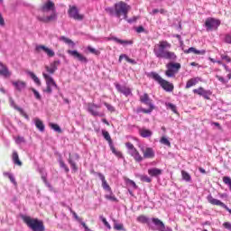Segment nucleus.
<instances>
[{
  "instance_id": "1",
  "label": "nucleus",
  "mask_w": 231,
  "mask_h": 231,
  "mask_svg": "<svg viewBox=\"0 0 231 231\" xmlns=\"http://www.w3.org/2000/svg\"><path fill=\"white\" fill-rule=\"evenodd\" d=\"M172 44L167 41H160L153 47V53L157 59H165L166 60H176L178 56L176 53L171 51Z\"/></svg>"
},
{
  "instance_id": "2",
  "label": "nucleus",
  "mask_w": 231,
  "mask_h": 231,
  "mask_svg": "<svg viewBox=\"0 0 231 231\" xmlns=\"http://www.w3.org/2000/svg\"><path fill=\"white\" fill-rule=\"evenodd\" d=\"M41 14H38L37 19L42 23H50V21H55L57 19V14L55 13V4L51 1L45 3L41 9Z\"/></svg>"
},
{
  "instance_id": "3",
  "label": "nucleus",
  "mask_w": 231,
  "mask_h": 231,
  "mask_svg": "<svg viewBox=\"0 0 231 231\" xmlns=\"http://www.w3.org/2000/svg\"><path fill=\"white\" fill-rule=\"evenodd\" d=\"M129 10H131V6L125 4V2H119L115 5V8L106 7V12L109 14V15H115L118 19L122 17L123 19H127V14H129Z\"/></svg>"
},
{
  "instance_id": "4",
  "label": "nucleus",
  "mask_w": 231,
  "mask_h": 231,
  "mask_svg": "<svg viewBox=\"0 0 231 231\" xmlns=\"http://www.w3.org/2000/svg\"><path fill=\"white\" fill-rule=\"evenodd\" d=\"M22 219L32 231H46V227L44 226V222H42V220H39L38 218H32L28 216H23Z\"/></svg>"
},
{
  "instance_id": "5",
  "label": "nucleus",
  "mask_w": 231,
  "mask_h": 231,
  "mask_svg": "<svg viewBox=\"0 0 231 231\" xmlns=\"http://www.w3.org/2000/svg\"><path fill=\"white\" fill-rule=\"evenodd\" d=\"M148 77L155 80V82H158L160 86L162 88V89H164V91H168V92L174 91V85L163 79L162 77L160 76V74L156 72H150L148 73Z\"/></svg>"
},
{
  "instance_id": "6",
  "label": "nucleus",
  "mask_w": 231,
  "mask_h": 231,
  "mask_svg": "<svg viewBox=\"0 0 231 231\" xmlns=\"http://www.w3.org/2000/svg\"><path fill=\"white\" fill-rule=\"evenodd\" d=\"M42 77L46 82V88L43 90L44 93L51 95L53 93V89H59V86L55 82V79H53V78L50 74L42 72Z\"/></svg>"
},
{
  "instance_id": "7",
  "label": "nucleus",
  "mask_w": 231,
  "mask_h": 231,
  "mask_svg": "<svg viewBox=\"0 0 231 231\" xmlns=\"http://www.w3.org/2000/svg\"><path fill=\"white\" fill-rule=\"evenodd\" d=\"M125 147L128 151V154L134 158L137 162V163H140L143 162V157L140 154V152L134 148V145L131 143H126Z\"/></svg>"
},
{
  "instance_id": "8",
  "label": "nucleus",
  "mask_w": 231,
  "mask_h": 231,
  "mask_svg": "<svg viewBox=\"0 0 231 231\" xmlns=\"http://www.w3.org/2000/svg\"><path fill=\"white\" fill-rule=\"evenodd\" d=\"M167 70L165 72L166 77L172 79L176 77V73L181 69V64L170 62L166 65Z\"/></svg>"
},
{
  "instance_id": "9",
  "label": "nucleus",
  "mask_w": 231,
  "mask_h": 231,
  "mask_svg": "<svg viewBox=\"0 0 231 231\" xmlns=\"http://www.w3.org/2000/svg\"><path fill=\"white\" fill-rule=\"evenodd\" d=\"M220 25H221V21L219 19H216L212 17H208V19H206L205 26H206L207 32H214L217 30V28H219Z\"/></svg>"
},
{
  "instance_id": "10",
  "label": "nucleus",
  "mask_w": 231,
  "mask_h": 231,
  "mask_svg": "<svg viewBox=\"0 0 231 231\" xmlns=\"http://www.w3.org/2000/svg\"><path fill=\"white\" fill-rule=\"evenodd\" d=\"M101 106L97 105L95 103H88V111L92 116H104V113L98 111L100 109Z\"/></svg>"
},
{
  "instance_id": "11",
  "label": "nucleus",
  "mask_w": 231,
  "mask_h": 231,
  "mask_svg": "<svg viewBox=\"0 0 231 231\" xmlns=\"http://www.w3.org/2000/svg\"><path fill=\"white\" fill-rule=\"evenodd\" d=\"M68 14L69 16L75 21H82L84 19V14H80L79 13V8L75 5L69 6Z\"/></svg>"
},
{
  "instance_id": "12",
  "label": "nucleus",
  "mask_w": 231,
  "mask_h": 231,
  "mask_svg": "<svg viewBox=\"0 0 231 231\" xmlns=\"http://www.w3.org/2000/svg\"><path fill=\"white\" fill-rule=\"evenodd\" d=\"M67 53L70 55V57H73V59L79 60V62H82L83 64H88V58H86V56L82 55L77 51L69 50L67 51Z\"/></svg>"
},
{
  "instance_id": "13",
  "label": "nucleus",
  "mask_w": 231,
  "mask_h": 231,
  "mask_svg": "<svg viewBox=\"0 0 231 231\" xmlns=\"http://www.w3.org/2000/svg\"><path fill=\"white\" fill-rule=\"evenodd\" d=\"M152 223L156 226V229L159 231H172V228L165 226L163 221L160 218L152 217Z\"/></svg>"
},
{
  "instance_id": "14",
  "label": "nucleus",
  "mask_w": 231,
  "mask_h": 231,
  "mask_svg": "<svg viewBox=\"0 0 231 231\" xmlns=\"http://www.w3.org/2000/svg\"><path fill=\"white\" fill-rule=\"evenodd\" d=\"M193 93H195V95H199V97H203V98H205L206 100H210V95H212V91L206 90L201 87L193 89Z\"/></svg>"
},
{
  "instance_id": "15",
  "label": "nucleus",
  "mask_w": 231,
  "mask_h": 231,
  "mask_svg": "<svg viewBox=\"0 0 231 231\" xmlns=\"http://www.w3.org/2000/svg\"><path fill=\"white\" fill-rule=\"evenodd\" d=\"M140 101L142 104H145V106H149L150 109H154V105L152 104V100L149 97V94L144 93L143 95L140 96Z\"/></svg>"
},
{
  "instance_id": "16",
  "label": "nucleus",
  "mask_w": 231,
  "mask_h": 231,
  "mask_svg": "<svg viewBox=\"0 0 231 231\" xmlns=\"http://www.w3.org/2000/svg\"><path fill=\"white\" fill-rule=\"evenodd\" d=\"M60 65V60H54L52 63H51V66H45V69L47 73L50 75H53L55 73V70L58 69L59 66Z\"/></svg>"
},
{
  "instance_id": "17",
  "label": "nucleus",
  "mask_w": 231,
  "mask_h": 231,
  "mask_svg": "<svg viewBox=\"0 0 231 231\" xmlns=\"http://www.w3.org/2000/svg\"><path fill=\"white\" fill-rule=\"evenodd\" d=\"M141 151L143 154V158L151 159V158H154V156H155L154 150L151 147H147L145 149L143 147H142Z\"/></svg>"
},
{
  "instance_id": "18",
  "label": "nucleus",
  "mask_w": 231,
  "mask_h": 231,
  "mask_svg": "<svg viewBox=\"0 0 231 231\" xmlns=\"http://www.w3.org/2000/svg\"><path fill=\"white\" fill-rule=\"evenodd\" d=\"M41 50H42V51H44V53H46V55H48L49 57H55V51H53V50L44 45H37L36 51H41Z\"/></svg>"
},
{
  "instance_id": "19",
  "label": "nucleus",
  "mask_w": 231,
  "mask_h": 231,
  "mask_svg": "<svg viewBox=\"0 0 231 231\" xmlns=\"http://www.w3.org/2000/svg\"><path fill=\"white\" fill-rule=\"evenodd\" d=\"M12 85L14 86L16 91H23V89H26V82L21 80L12 81Z\"/></svg>"
},
{
  "instance_id": "20",
  "label": "nucleus",
  "mask_w": 231,
  "mask_h": 231,
  "mask_svg": "<svg viewBox=\"0 0 231 231\" xmlns=\"http://www.w3.org/2000/svg\"><path fill=\"white\" fill-rule=\"evenodd\" d=\"M97 176L99 180L102 181V187L104 190H106L107 192H111V187L109 186V184H107V180H106V177L104 176V174L98 172Z\"/></svg>"
},
{
  "instance_id": "21",
  "label": "nucleus",
  "mask_w": 231,
  "mask_h": 231,
  "mask_svg": "<svg viewBox=\"0 0 231 231\" xmlns=\"http://www.w3.org/2000/svg\"><path fill=\"white\" fill-rule=\"evenodd\" d=\"M0 75L1 77L8 78L12 75V72L8 69V67L0 62Z\"/></svg>"
},
{
  "instance_id": "22",
  "label": "nucleus",
  "mask_w": 231,
  "mask_h": 231,
  "mask_svg": "<svg viewBox=\"0 0 231 231\" xmlns=\"http://www.w3.org/2000/svg\"><path fill=\"white\" fill-rule=\"evenodd\" d=\"M139 134L142 138H151L152 136V131L147 128H141L139 129Z\"/></svg>"
},
{
  "instance_id": "23",
  "label": "nucleus",
  "mask_w": 231,
  "mask_h": 231,
  "mask_svg": "<svg viewBox=\"0 0 231 231\" xmlns=\"http://www.w3.org/2000/svg\"><path fill=\"white\" fill-rule=\"evenodd\" d=\"M33 123L41 133H44V129H45L44 123H42V121L39 119V117H34Z\"/></svg>"
},
{
  "instance_id": "24",
  "label": "nucleus",
  "mask_w": 231,
  "mask_h": 231,
  "mask_svg": "<svg viewBox=\"0 0 231 231\" xmlns=\"http://www.w3.org/2000/svg\"><path fill=\"white\" fill-rule=\"evenodd\" d=\"M200 80H201V78L199 77L189 79L186 83V89L192 88V86H196V84H198V82H200Z\"/></svg>"
},
{
  "instance_id": "25",
  "label": "nucleus",
  "mask_w": 231,
  "mask_h": 231,
  "mask_svg": "<svg viewBox=\"0 0 231 231\" xmlns=\"http://www.w3.org/2000/svg\"><path fill=\"white\" fill-rule=\"evenodd\" d=\"M116 89L120 91V93H123V95H125V97H129L131 95V88L126 87H122L120 85L116 86Z\"/></svg>"
},
{
  "instance_id": "26",
  "label": "nucleus",
  "mask_w": 231,
  "mask_h": 231,
  "mask_svg": "<svg viewBox=\"0 0 231 231\" xmlns=\"http://www.w3.org/2000/svg\"><path fill=\"white\" fill-rule=\"evenodd\" d=\"M184 53H195V55H205V50L198 51L194 47H190L188 50L184 51Z\"/></svg>"
},
{
  "instance_id": "27",
  "label": "nucleus",
  "mask_w": 231,
  "mask_h": 231,
  "mask_svg": "<svg viewBox=\"0 0 231 231\" xmlns=\"http://www.w3.org/2000/svg\"><path fill=\"white\" fill-rule=\"evenodd\" d=\"M216 79H217V80L221 82V84H228V81L231 80V72H228V74L226 75V79L219 75H217Z\"/></svg>"
},
{
  "instance_id": "28",
  "label": "nucleus",
  "mask_w": 231,
  "mask_h": 231,
  "mask_svg": "<svg viewBox=\"0 0 231 231\" xmlns=\"http://www.w3.org/2000/svg\"><path fill=\"white\" fill-rule=\"evenodd\" d=\"M148 174L152 177L160 176L162 175V170L158 168H152L148 170Z\"/></svg>"
},
{
  "instance_id": "29",
  "label": "nucleus",
  "mask_w": 231,
  "mask_h": 231,
  "mask_svg": "<svg viewBox=\"0 0 231 231\" xmlns=\"http://www.w3.org/2000/svg\"><path fill=\"white\" fill-rule=\"evenodd\" d=\"M60 41H62V42H65V44H68L69 46H70V48H75V42L69 38L61 36L60 37Z\"/></svg>"
},
{
  "instance_id": "30",
  "label": "nucleus",
  "mask_w": 231,
  "mask_h": 231,
  "mask_svg": "<svg viewBox=\"0 0 231 231\" xmlns=\"http://www.w3.org/2000/svg\"><path fill=\"white\" fill-rule=\"evenodd\" d=\"M112 41H115L117 44H122L123 46H125L126 44H133V41L120 40L116 37H113Z\"/></svg>"
},
{
  "instance_id": "31",
  "label": "nucleus",
  "mask_w": 231,
  "mask_h": 231,
  "mask_svg": "<svg viewBox=\"0 0 231 231\" xmlns=\"http://www.w3.org/2000/svg\"><path fill=\"white\" fill-rule=\"evenodd\" d=\"M27 75H29V77L32 79V80H33L35 84H37V86H41V79H38L35 73L32 71H28Z\"/></svg>"
},
{
  "instance_id": "32",
  "label": "nucleus",
  "mask_w": 231,
  "mask_h": 231,
  "mask_svg": "<svg viewBox=\"0 0 231 231\" xmlns=\"http://www.w3.org/2000/svg\"><path fill=\"white\" fill-rule=\"evenodd\" d=\"M102 135L104 136L105 140L108 142L109 146L113 145V140L111 139V135L109 134V132L106 130H102Z\"/></svg>"
},
{
  "instance_id": "33",
  "label": "nucleus",
  "mask_w": 231,
  "mask_h": 231,
  "mask_svg": "<svg viewBox=\"0 0 231 231\" xmlns=\"http://www.w3.org/2000/svg\"><path fill=\"white\" fill-rule=\"evenodd\" d=\"M13 162L15 165H19L21 167V165H23V162H21V160H19V154L17 153V152H13Z\"/></svg>"
},
{
  "instance_id": "34",
  "label": "nucleus",
  "mask_w": 231,
  "mask_h": 231,
  "mask_svg": "<svg viewBox=\"0 0 231 231\" xmlns=\"http://www.w3.org/2000/svg\"><path fill=\"white\" fill-rule=\"evenodd\" d=\"M73 172H77L79 171V168L77 167V163H75V161L73 158H71V154H69V160H68Z\"/></svg>"
},
{
  "instance_id": "35",
  "label": "nucleus",
  "mask_w": 231,
  "mask_h": 231,
  "mask_svg": "<svg viewBox=\"0 0 231 231\" xmlns=\"http://www.w3.org/2000/svg\"><path fill=\"white\" fill-rule=\"evenodd\" d=\"M125 59L127 62H129L130 64H136V60L130 59L127 55L125 54H121L119 56V62H122V60Z\"/></svg>"
},
{
  "instance_id": "36",
  "label": "nucleus",
  "mask_w": 231,
  "mask_h": 231,
  "mask_svg": "<svg viewBox=\"0 0 231 231\" xmlns=\"http://www.w3.org/2000/svg\"><path fill=\"white\" fill-rule=\"evenodd\" d=\"M137 221L138 223H143V224H149V221H150V218L147 217L146 216L144 215H141L137 217Z\"/></svg>"
},
{
  "instance_id": "37",
  "label": "nucleus",
  "mask_w": 231,
  "mask_h": 231,
  "mask_svg": "<svg viewBox=\"0 0 231 231\" xmlns=\"http://www.w3.org/2000/svg\"><path fill=\"white\" fill-rule=\"evenodd\" d=\"M181 176H182V180H184V181H192V177H190V174H189V172L182 171H181Z\"/></svg>"
},
{
  "instance_id": "38",
  "label": "nucleus",
  "mask_w": 231,
  "mask_h": 231,
  "mask_svg": "<svg viewBox=\"0 0 231 231\" xmlns=\"http://www.w3.org/2000/svg\"><path fill=\"white\" fill-rule=\"evenodd\" d=\"M114 229L118 231L125 230L124 224L117 223L116 220H114Z\"/></svg>"
},
{
  "instance_id": "39",
  "label": "nucleus",
  "mask_w": 231,
  "mask_h": 231,
  "mask_svg": "<svg viewBox=\"0 0 231 231\" xmlns=\"http://www.w3.org/2000/svg\"><path fill=\"white\" fill-rule=\"evenodd\" d=\"M110 149H111L113 154H115L116 156H117V158H122V159H124V155L122 154V152L116 151V149H115V146H114L113 144L110 146Z\"/></svg>"
},
{
  "instance_id": "40",
  "label": "nucleus",
  "mask_w": 231,
  "mask_h": 231,
  "mask_svg": "<svg viewBox=\"0 0 231 231\" xmlns=\"http://www.w3.org/2000/svg\"><path fill=\"white\" fill-rule=\"evenodd\" d=\"M49 126L51 127V129H53V131H55L56 133H62L60 126H59V125L57 124L50 123Z\"/></svg>"
},
{
  "instance_id": "41",
  "label": "nucleus",
  "mask_w": 231,
  "mask_h": 231,
  "mask_svg": "<svg viewBox=\"0 0 231 231\" xmlns=\"http://www.w3.org/2000/svg\"><path fill=\"white\" fill-rule=\"evenodd\" d=\"M220 59H222V60H225L227 63L231 62V58L226 53H220Z\"/></svg>"
},
{
  "instance_id": "42",
  "label": "nucleus",
  "mask_w": 231,
  "mask_h": 231,
  "mask_svg": "<svg viewBox=\"0 0 231 231\" xmlns=\"http://www.w3.org/2000/svg\"><path fill=\"white\" fill-rule=\"evenodd\" d=\"M59 163H60V167L61 169H64L65 172H69V168H68V166L66 165V163H64V161H62L61 159L59 160Z\"/></svg>"
},
{
  "instance_id": "43",
  "label": "nucleus",
  "mask_w": 231,
  "mask_h": 231,
  "mask_svg": "<svg viewBox=\"0 0 231 231\" xmlns=\"http://www.w3.org/2000/svg\"><path fill=\"white\" fill-rule=\"evenodd\" d=\"M59 163H60V167L61 169H64L65 172H69V168H68V166L66 165V163H64V161H62L61 159L59 160Z\"/></svg>"
},
{
  "instance_id": "44",
  "label": "nucleus",
  "mask_w": 231,
  "mask_h": 231,
  "mask_svg": "<svg viewBox=\"0 0 231 231\" xmlns=\"http://www.w3.org/2000/svg\"><path fill=\"white\" fill-rule=\"evenodd\" d=\"M100 219H101L103 225H105V226H106V228H108V230H111V225L109 224V222H107V219H106V217H104V216H100Z\"/></svg>"
},
{
  "instance_id": "45",
  "label": "nucleus",
  "mask_w": 231,
  "mask_h": 231,
  "mask_svg": "<svg viewBox=\"0 0 231 231\" xmlns=\"http://www.w3.org/2000/svg\"><path fill=\"white\" fill-rule=\"evenodd\" d=\"M104 106H106L107 111H109L110 113H115L116 111L115 106H113L111 104L107 102H104Z\"/></svg>"
},
{
  "instance_id": "46",
  "label": "nucleus",
  "mask_w": 231,
  "mask_h": 231,
  "mask_svg": "<svg viewBox=\"0 0 231 231\" xmlns=\"http://www.w3.org/2000/svg\"><path fill=\"white\" fill-rule=\"evenodd\" d=\"M46 176H47L46 173H42V180L45 183L46 187H48L49 189H51V184H50V182H48Z\"/></svg>"
},
{
  "instance_id": "47",
  "label": "nucleus",
  "mask_w": 231,
  "mask_h": 231,
  "mask_svg": "<svg viewBox=\"0 0 231 231\" xmlns=\"http://www.w3.org/2000/svg\"><path fill=\"white\" fill-rule=\"evenodd\" d=\"M87 50H88V51H89L90 53H93L94 55H100V51H97V49H95V48H93V47H91V46H88V47L87 48Z\"/></svg>"
},
{
  "instance_id": "48",
  "label": "nucleus",
  "mask_w": 231,
  "mask_h": 231,
  "mask_svg": "<svg viewBox=\"0 0 231 231\" xmlns=\"http://www.w3.org/2000/svg\"><path fill=\"white\" fill-rule=\"evenodd\" d=\"M69 210L72 213L74 219H76V221H78V223H82V218H80L79 216L77 215V213L75 211H73V209L69 208Z\"/></svg>"
},
{
  "instance_id": "49",
  "label": "nucleus",
  "mask_w": 231,
  "mask_h": 231,
  "mask_svg": "<svg viewBox=\"0 0 231 231\" xmlns=\"http://www.w3.org/2000/svg\"><path fill=\"white\" fill-rule=\"evenodd\" d=\"M166 107H168V109H171L174 113H178V111L176 110V105L172 103H166Z\"/></svg>"
},
{
  "instance_id": "50",
  "label": "nucleus",
  "mask_w": 231,
  "mask_h": 231,
  "mask_svg": "<svg viewBox=\"0 0 231 231\" xmlns=\"http://www.w3.org/2000/svg\"><path fill=\"white\" fill-rule=\"evenodd\" d=\"M5 176H8L11 183H14V185H17V181H15V177L12 173H5Z\"/></svg>"
},
{
  "instance_id": "51",
  "label": "nucleus",
  "mask_w": 231,
  "mask_h": 231,
  "mask_svg": "<svg viewBox=\"0 0 231 231\" xmlns=\"http://www.w3.org/2000/svg\"><path fill=\"white\" fill-rule=\"evenodd\" d=\"M161 143L163 145H167L168 147H171V142L166 137L161 138Z\"/></svg>"
},
{
  "instance_id": "52",
  "label": "nucleus",
  "mask_w": 231,
  "mask_h": 231,
  "mask_svg": "<svg viewBox=\"0 0 231 231\" xmlns=\"http://www.w3.org/2000/svg\"><path fill=\"white\" fill-rule=\"evenodd\" d=\"M18 111L20 112V115L25 118V120H30V116L28 114H26V112H24L23 108H18Z\"/></svg>"
},
{
  "instance_id": "53",
  "label": "nucleus",
  "mask_w": 231,
  "mask_h": 231,
  "mask_svg": "<svg viewBox=\"0 0 231 231\" xmlns=\"http://www.w3.org/2000/svg\"><path fill=\"white\" fill-rule=\"evenodd\" d=\"M9 102H10L11 107H14V109H15L16 111H19V109H22L21 107L17 106V105H15V102L14 101V99L10 98Z\"/></svg>"
},
{
  "instance_id": "54",
  "label": "nucleus",
  "mask_w": 231,
  "mask_h": 231,
  "mask_svg": "<svg viewBox=\"0 0 231 231\" xmlns=\"http://www.w3.org/2000/svg\"><path fill=\"white\" fill-rule=\"evenodd\" d=\"M224 41L226 44H231V32L225 35Z\"/></svg>"
},
{
  "instance_id": "55",
  "label": "nucleus",
  "mask_w": 231,
  "mask_h": 231,
  "mask_svg": "<svg viewBox=\"0 0 231 231\" xmlns=\"http://www.w3.org/2000/svg\"><path fill=\"white\" fill-rule=\"evenodd\" d=\"M32 91L35 97V99L41 100V94L39 93V91H37L35 88H32Z\"/></svg>"
},
{
  "instance_id": "56",
  "label": "nucleus",
  "mask_w": 231,
  "mask_h": 231,
  "mask_svg": "<svg viewBox=\"0 0 231 231\" xmlns=\"http://www.w3.org/2000/svg\"><path fill=\"white\" fill-rule=\"evenodd\" d=\"M141 181H145L146 183H151L152 180L147 175H142Z\"/></svg>"
},
{
  "instance_id": "57",
  "label": "nucleus",
  "mask_w": 231,
  "mask_h": 231,
  "mask_svg": "<svg viewBox=\"0 0 231 231\" xmlns=\"http://www.w3.org/2000/svg\"><path fill=\"white\" fill-rule=\"evenodd\" d=\"M223 226L226 229V230H230L231 231V223L230 222H225L223 224Z\"/></svg>"
},
{
  "instance_id": "58",
  "label": "nucleus",
  "mask_w": 231,
  "mask_h": 231,
  "mask_svg": "<svg viewBox=\"0 0 231 231\" xmlns=\"http://www.w3.org/2000/svg\"><path fill=\"white\" fill-rule=\"evenodd\" d=\"M137 19L138 18L136 16H134L133 18L128 19L127 23H129L130 24L133 23H136Z\"/></svg>"
},
{
  "instance_id": "59",
  "label": "nucleus",
  "mask_w": 231,
  "mask_h": 231,
  "mask_svg": "<svg viewBox=\"0 0 231 231\" xmlns=\"http://www.w3.org/2000/svg\"><path fill=\"white\" fill-rule=\"evenodd\" d=\"M80 225L83 226V227L85 228L86 231H90L91 229H89V227H88V226L86 225V223L84 221H82L81 219V222H79Z\"/></svg>"
},
{
  "instance_id": "60",
  "label": "nucleus",
  "mask_w": 231,
  "mask_h": 231,
  "mask_svg": "<svg viewBox=\"0 0 231 231\" xmlns=\"http://www.w3.org/2000/svg\"><path fill=\"white\" fill-rule=\"evenodd\" d=\"M106 199H110L111 201H116V198L112 195H107Z\"/></svg>"
},
{
  "instance_id": "61",
  "label": "nucleus",
  "mask_w": 231,
  "mask_h": 231,
  "mask_svg": "<svg viewBox=\"0 0 231 231\" xmlns=\"http://www.w3.org/2000/svg\"><path fill=\"white\" fill-rule=\"evenodd\" d=\"M135 31L137 32V33H142V32H144V29L143 26H139L135 29Z\"/></svg>"
},
{
  "instance_id": "62",
  "label": "nucleus",
  "mask_w": 231,
  "mask_h": 231,
  "mask_svg": "<svg viewBox=\"0 0 231 231\" xmlns=\"http://www.w3.org/2000/svg\"><path fill=\"white\" fill-rule=\"evenodd\" d=\"M0 26H5V18H3V15L0 14Z\"/></svg>"
},
{
  "instance_id": "63",
  "label": "nucleus",
  "mask_w": 231,
  "mask_h": 231,
  "mask_svg": "<svg viewBox=\"0 0 231 231\" xmlns=\"http://www.w3.org/2000/svg\"><path fill=\"white\" fill-rule=\"evenodd\" d=\"M24 142V137H17L16 143H23Z\"/></svg>"
},
{
  "instance_id": "64",
  "label": "nucleus",
  "mask_w": 231,
  "mask_h": 231,
  "mask_svg": "<svg viewBox=\"0 0 231 231\" xmlns=\"http://www.w3.org/2000/svg\"><path fill=\"white\" fill-rule=\"evenodd\" d=\"M223 68L226 69V73H231V69L226 64H223Z\"/></svg>"
}]
</instances>
